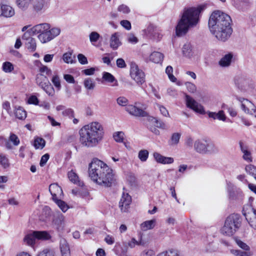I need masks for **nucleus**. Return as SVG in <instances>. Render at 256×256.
Listing matches in <instances>:
<instances>
[{"instance_id": "nucleus-53", "label": "nucleus", "mask_w": 256, "mask_h": 256, "mask_svg": "<svg viewBox=\"0 0 256 256\" xmlns=\"http://www.w3.org/2000/svg\"><path fill=\"white\" fill-rule=\"evenodd\" d=\"M54 202L63 212H64L68 210V206L64 202L58 199Z\"/></svg>"}, {"instance_id": "nucleus-30", "label": "nucleus", "mask_w": 256, "mask_h": 256, "mask_svg": "<svg viewBox=\"0 0 256 256\" xmlns=\"http://www.w3.org/2000/svg\"><path fill=\"white\" fill-rule=\"evenodd\" d=\"M164 54L158 52H154L150 56V60L156 64L161 63L164 59Z\"/></svg>"}, {"instance_id": "nucleus-50", "label": "nucleus", "mask_w": 256, "mask_h": 256, "mask_svg": "<svg viewBox=\"0 0 256 256\" xmlns=\"http://www.w3.org/2000/svg\"><path fill=\"white\" fill-rule=\"evenodd\" d=\"M156 256H180L176 250H169L158 254Z\"/></svg>"}, {"instance_id": "nucleus-10", "label": "nucleus", "mask_w": 256, "mask_h": 256, "mask_svg": "<svg viewBox=\"0 0 256 256\" xmlns=\"http://www.w3.org/2000/svg\"><path fill=\"white\" fill-rule=\"evenodd\" d=\"M242 214L250 226L256 230V209L248 205L244 208Z\"/></svg>"}, {"instance_id": "nucleus-29", "label": "nucleus", "mask_w": 256, "mask_h": 256, "mask_svg": "<svg viewBox=\"0 0 256 256\" xmlns=\"http://www.w3.org/2000/svg\"><path fill=\"white\" fill-rule=\"evenodd\" d=\"M233 55L231 53L225 54L219 61V64L222 67L229 66L232 62Z\"/></svg>"}, {"instance_id": "nucleus-12", "label": "nucleus", "mask_w": 256, "mask_h": 256, "mask_svg": "<svg viewBox=\"0 0 256 256\" xmlns=\"http://www.w3.org/2000/svg\"><path fill=\"white\" fill-rule=\"evenodd\" d=\"M36 82L49 96H52L54 95L55 91L54 88L46 76L43 80H42L38 76L36 77Z\"/></svg>"}, {"instance_id": "nucleus-23", "label": "nucleus", "mask_w": 256, "mask_h": 256, "mask_svg": "<svg viewBox=\"0 0 256 256\" xmlns=\"http://www.w3.org/2000/svg\"><path fill=\"white\" fill-rule=\"evenodd\" d=\"M36 62L40 63V66H38V67L39 72H40V74L36 75V76H38L40 78H42V80H43L45 76L48 78L47 76H49L52 75V70L50 68H48L46 66L42 64L38 60Z\"/></svg>"}, {"instance_id": "nucleus-19", "label": "nucleus", "mask_w": 256, "mask_h": 256, "mask_svg": "<svg viewBox=\"0 0 256 256\" xmlns=\"http://www.w3.org/2000/svg\"><path fill=\"white\" fill-rule=\"evenodd\" d=\"M14 14V10L11 6L0 4V16L11 18Z\"/></svg>"}, {"instance_id": "nucleus-46", "label": "nucleus", "mask_w": 256, "mask_h": 256, "mask_svg": "<svg viewBox=\"0 0 256 256\" xmlns=\"http://www.w3.org/2000/svg\"><path fill=\"white\" fill-rule=\"evenodd\" d=\"M46 142L45 140L42 138H38L35 139L34 141V146L36 148L38 149H42L45 146Z\"/></svg>"}, {"instance_id": "nucleus-56", "label": "nucleus", "mask_w": 256, "mask_h": 256, "mask_svg": "<svg viewBox=\"0 0 256 256\" xmlns=\"http://www.w3.org/2000/svg\"><path fill=\"white\" fill-rule=\"evenodd\" d=\"M84 86L88 90H92L94 88V83L92 80L90 78L86 79L84 82Z\"/></svg>"}, {"instance_id": "nucleus-47", "label": "nucleus", "mask_w": 256, "mask_h": 256, "mask_svg": "<svg viewBox=\"0 0 256 256\" xmlns=\"http://www.w3.org/2000/svg\"><path fill=\"white\" fill-rule=\"evenodd\" d=\"M181 136V134L178 132L174 133L170 138V145H176L177 144L180 140V138Z\"/></svg>"}, {"instance_id": "nucleus-38", "label": "nucleus", "mask_w": 256, "mask_h": 256, "mask_svg": "<svg viewBox=\"0 0 256 256\" xmlns=\"http://www.w3.org/2000/svg\"><path fill=\"white\" fill-rule=\"evenodd\" d=\"M192 46L190 43L185 44L182 47V52L185 56L190 58L192 56Z\"/></svg>"}, {"instance_id": "nucleus-1", "label": "nucleus", "mask_w": 256, "mask_h": 256, "mask_svg": "<svg viewBox=\"0 0 256 256\" xmlns=\"http://www.w3.org/2000/svg\"><path fill=\"white\" fill-rule=\"evenodd\" d=\"M232 20L228 14L220 11H214L210 16L208 26L211 34L218 40L226 41L232 32Z\"/></svg>"}, {"instance_id": "nucleus-8", "label": "nucleus", "mask_w": 256, "mask_h": 256, "mask_svg": "<svg viewBox=\"0 0 256 256\" xmlns=\"http://www.w3.org/2000/svg\"><path fill=\"white\" fill-rule=\"evenodd\" d=\"M130 76L139 85L142 84L145 82L144 72L140 69L138 66L134 62H132L130 64Z\"/></svg>"}, {"instance_id": "nucleus-35", "label": "nucleus", "mask_w": 256, "mask_h": 256, "mask_svg": "<svg viewBox=\"0 0 256 256\" xmlns=\"http://www.w3.org/2000/svg\"><path fill=\"white\" fill-rule=\"evenodd\" d=\"M247 116L244 118H242V121L244 124L246 126H250L252 124V121L256 119V113H246Z\"/></svg>"}, {"instance_id": "nucleus-18", "label": "nucleus", "mask_w": 256, "mask_h": 256, "mask_svg": "<svg viewBox=\"0 0 256 256\" xmlns=\"http://www.w3.org/2000/svg\"><path fill=\"white\" fill-rule=\"evenodd\" d=\"M50 28V26L48 23H42L36 24L30 28L33 34H42Z\"/></svg>"}, {"instance_id": "nucleus-3", "label": "nucleus", "mask_w": 256, "mask_h": 256, "mask_svg": "<svg viewBox=\"0 0 256 256\" xmlns=\"http://www.w3.org/2000/svg\"><path fill=\"white\" fill-rule=\"evenodd\" d=\"M79 134L81 144L86 148H92L96 147L102 141L104 131L101 124L93 122L82 127Z\"/></svg>"}, {"instance_id": "nucleus-5", "label": "nucleus", "mask_w": 256, "mask_h": 256, "mask_svg": "<svg viewBox=\"0 0 256 256\" xmlns=\"http://www.w3.org/2000/svg\"><path fill=\"white\" fill-rule=\"evenodd\" d=\"M136 117L142 118V120L144 122L146 126L152 132L156 135L160 134V130L157 128L166 130L168 128L166 124L156 118L151 116L149 113H130Z\"/></svg>"}, {"instance_id": "nucleus-41", "label": "nucleus", "mask_w": 256, "mask_h": 256, "mask_svg": "<svg viewBox=\"0 0 256 256\" xmlns=\"http://www.w3.org/2000/svg\"><path fill=\"white\" fill-rule=\"evenodd\" d=\"M2 70L6 73H10L14 70V64L10 62H5L2 63Z\"/></svg>"}, {"instance_id": "nucleus-9", "label": "nucleus", "mask_w": 256, "mask_h": 256, "mask_svg": "<svg viewBox=\"0 0 256 256\" xmlns=\"http://www.w3.org/2000/svg\"><path fill=\"white\" fill-rule=\"evenodd\" d=\"M144 33L148 38L156 42H160L163 36L162 30L153 24H150L144 30Z\"/></svg>"}, {"instance_id": "nucleus-34", "label": "nucleus", "mask_w": 256, "mask_h": 256, "mask_svg": "<svg viewBox=\"0 0 256 256\" xmlns=\"http://www.w3.org/2000/svg\"><path fill=\"white\" fill-rule=\"evenodd\" d=\"M208 116L210 118H212L214 120L218 119L224 122H230L228 118H227L224 113H207Z\"/></svg>"}, {"instance_id": "nucleus-44", "label": "nucleus", "mask_w": 256, "mask_h": 256, "mask_svg": "<svg viewBox=\"0 0 256 256\" xmlns=\"http://www.w3.org/2000/svg\"><path fill=\"white\" fill-rule=\"evenodd\" d=\"M100 38V34L95 31L91 32L89 35L90 41L94 46L95 45V43L98 41Z\"/></svg>"}, {"instance_id": "nucleus-17", "label": "nucleus", "mask_w": 256, "mask_h": 256, "mask_svg": "<svg viewBox=\"0 0 256 256\" xmlns=\"http://www.w3.org/2000/svg\"><path fill=\"white\" fill-rule=\"evenodd\" d=\"M132 202V198L128 193L123 192L119 202V207L121 211L126 212Z\"/></svg>"}, {"instance_id": "nucleus-48", "label": "nucleus", "mask_w": 256, "mask_h": 256, "mask_svg": "<svg viewBox=\"0 0 256 256\" xmlns=\"http://www.w3.org/2000/svg\"><path fill=\"white\" fill-rule=\"evenodd\" d=\"M166 73L171 82H175L176 80V78L173 75V68L172 66H168L166 68Z\"/></svg>"}, {"instance_id": "nucleus-21", "label": "nucleus", "mask_w": 256, "mask_h": 256, "mask_svg": "<svg viewBox=\"0 0 256 256\" xmlns=\"http://www.w3.org/2000/svg\"><path fill=\"white\" fill-rule=\"evenodd\" d=\"M49 191L52 196L54 201L57 200L58 198L62 194V188L56 184H50Z\"/></svg>"}, {"instance_id": "nucleus-42", "label": "nucleus", "mask_w": 256, "mask_h": 256, "mask_svg": "<svg viewBox=\"0 0 256 256\" xmlns=\"http://www.w3.org/2000/svg\"><path fill=\"white\" fill-rule=\"evenodd\" d=\"M230 253L234 256H251L252 254L250 252L242 251L239 250L232 249L230 250Z\"/></svg>"}, {"instance_id": "nucleus-40", "label": "nucleus", "mask_w": 256, "mask_h": 256, "mask_svg": "<svg viewBox=\"0 0 256 256\" xmlns=\"http://www.w3.org/2000/svg\"><path fill=\"white\" fill-rule=\"evenodd\" d=\"M26 46L30 52H34L36 50V40L34 38L28 39L24 42Z\"/></svg>"}, {"instance_id": "nucleus-36", "label": "nucleus", "mask_w": 256, "mask_h": 256, "mask_svg": "<svg viewBox=\"0 0 256 256\" xmlns=\"http://www.w3.org/2000/svg\"><path fill=\"white\" fill-rule=\"evenodd\" d=\"M68 178L74 184H76L79 186H82L84 185V184L82 182H80L78 180V177L77 176V174L74 172L72 170H71L70 172H69L68 174Z\"/></svg>"}, {"instance_id": "nucleus-11", "label": "nucleus", "mask_w": 256, "mask_h": 256, "mask_svg": "<svg viewBox=\"0 0 256 256\" xmlns=\"http://www.w3.org/2000/svg\"><path fill=\"white\" fill-rule=\"evenodd\" d=\"M60 32V30L58 28H50L47 32L42 34H38V38L40 41L45 44L48 42L58 36Z\"/></svg>"}, {"instance_id": "nucleus-60", "label": "nucleus", "mask_w": 256, "mask_h": 256, "mask_svg": "<svg viewBox=\"0 0 256 256\" xmlns=\"http://www.w3.org/2000/svg\"><path fill=\"white\" fill-rule=\"evenodd\" d=\"M118 10L124 14H128L130 12L129 7L124 4L119 6L118 8Z\"/></svg>"}, {"instance_id": "nucleus-49", "label": "nucleus", "mask_w": 256, "mask_h": 256, "mask_svg": "<svg viewBox=\"0 0 256 256\" xmlns=\"http://www.w3.org/2000/svg\"><path fill=\"white\" fill-rule=\"evenodd\" d=\"M0 164L4 168L10 166L8 159L4 154H0Z\"/></svg>"}, {"instance_id": "nucleus-25", "label": "nucleus", "mask_w": 256, "mask_h": 256, "mask_svg": "<svg viewBox=\"0 0 256 256\" xmlns=\"http://www.w3.org/2000/svg\"><path fill=\"white\" fill-rule=\"evenodd\" d=\"M126 108L127 112H144L146 106L140 102H136L134 105H128Z\"/></svg>"}, {"instance_id": "nucleus-20", "label": "nucleus", "mask_w": 256, "mask_h": 256, "mask_svg": "<svg viewBox=\"0 0 256 256\" xmlns=\"http://www.w3.org/2000/svg\"><path fill=\"white\" fill-rule=\"evenodd\" d=\"M153 156L154 160L159 164H171L174 162V158L172 157L164 156L158 152L153 153Z\"/></svg>"}, {"instance_id": "nucleus-55", "label": "nucleus", "mask_w": 256, "mask_h": 256, "mask_svg": "<svg viewBox=\"0 0 256 256\" xmlns=\"http://www.w3.org/2000/svg\"><path fill=\"white\" fill-rule=\"evenodd\" d=\"M9 140L14 146H18L20 143V140L18 136L13 133H10Z\"/></svg>"}, {"instance_id": "nucleus-2", "label": "nucleus", "mask_w": 256, "mask_h": 256, "mask_svg": "<svg viewBox=\"0 0 256 256\" xmlns=\"http://www.w3.org/2000/svg\"><path fill=\"white\" fill-rule=\"evenodd\" d=\"M88 174L94 182L107 187L110 186L115 180L112 170L98 159L93 160L90 164Z\"/></svg>"}, {"instance_id": "nucleus-43", "label": "nucleus", "mask_w": 256, "mask_h": 256, "mask_svg": "<svg viewBox=\"0 0 256 256\" xmlns=\"http://www.w3.org/2000/svg\"><path fill=\"white\" fill-rule=\"evenodd\" d=\"M113 138L117 142H123L124 139V134L122 132H116L113 134Z\"/></svg>"}, {"instance_id": "nucleus-7", "label": "nucleus", "mask_w": 256, "mask_h": 256, "mask_svg": "<svg viewBox=\"0 0 256 256\" xmlns=\"http://www.w3.org/2000/svg\"><path fill=\"white\" fill-rule=\"evenodd\" d=\"M234 84L237 88L242 92H247L254 88L250 80L244 74L236 75L234 78Z\"/></svg>"}, {"instance_id": "nucleus-13", "label": "nucleus", "mask_w": 256, "mask_h": 256, "mask_svg": "<svg viewBox=\"0 0 256 256\" xmlns=\"http://www.w3.org/2000/svg\"><path fill=\"white\" fill-rule=\"evenodd\" d=\"M226 186L228 196L230 200H236L242 198L243 194L240 188H237L230 182H226Z\"/></svg>"}, {"instance_id": "nucleus-28", "label": "nucleus", "mask_w": 256, "mask_h": 256, "mask_svg": "<svg viewBox=\"0 0 256 256\" xmlns=\"http://www.w3.org/2000/svg\"><path fill=\"white\" fill-rule=\"evenodd\" d=\"M156 223V219L146 220L140 224V228L142 231L153 229L155 227Z\"/></svg>"}, {"instance_id": "nucleus-62", "label": "nucleus", "mask_w": 256, "mask_h": 256, "mask_svg": "<svg viewBox=\"0 0 256 256\" xmlns=\"http://www.w3.org/2000/svg\"><path fill=\"white\" fill-rule=\"evenodd\" d=\"M142 236H140V242L137 241L134 238H132L130 241L128 242V244L130 248H134L136 245H140L142 244Z\"/></svg>"}, {"instance_id": "nucleus-54", "label": "nucleus", "mask_w": 256, "mask_h": 256, "mask_svg": "<svg viewBox=\"0 0 256 256\" xmlns=\"http://www.w3.org/2000/svg\"><path fill=\"white\" fill-rule=\"evenodd\" d=\"M249 5L248 0H239V4L238 5L237 8L240 10H246Z\"/></svg>"}, {"instance_id": "nucleus-51", "label": "nucleus", "mask_w": 256, "mask_h": 256, "mask_svg": "<svg viewBox=\"0 0 256 256\" xmlns=\"http://www.w3.org/2000/svg\"><path fill=\"white\" fill-rule=\"evenodd\" d=\"M234 240L236 244L240 248L244 250L250 252V247L247 244L237 238H236Z\"/></svg>"}, {"instance_id": "nucleus-57", "label": "nucleus", "mask_w": 256, "mask_h": 256, "mask_svg": "<svg viewBox=\"0 0 256 256\" xmlns=\"http://www.w3.org/2000/svg\"><path fill=\"white\" fill-rule=\"evenodd\" d=\"M72 56V52H67L64 53L62 56V60L66 64L72 63L73 61Z\"/></svg>"}, {"instance_id": "nucleus-64", "label": "nucleus", "mask_w": 256, "mask_h": 256, "mask_svg": "<svg viewBox=\"0 0 256 256\" xmlns=\"http://www.w3.org/2000/svg\"><path fill=\"white\" fill-rule=\"evenodd\" d=\"M120 25L126 30H130L132 28L131 23L128 20H122L120 22Z\"/></svg>"}, {"instance_id": "nucleus-59", "label": "nucleus", "mask_w": 256, "mask_h": 256, "mask_svg": "<svg viewBox=\"0 0 256 256\" xmlns=\"http://www.w3.org/2000/svg\"><path fill=\"white\" fill-rule=\"evenodd\" d=\"M39 100L36 96L34 95L30 96L28 99L26 103L30 104L38 105Z\"/></svg>"}, {"instance_id": "nucleus-39", "label": "nucleus", "mask_w": 256, "mask_h": 256, "mask_svg": "<svg viewBox=\"0 0 256 256\" xmlns=\"http://www.w3.org/2000/svg\"><path fill=\"white\" fill-rule=\"evenodd\" d=\"M51 81L54 86L58 90H60L62 88L60 80L57 72H54V74L52 78Z\"/></svg>"}, {"instance_id": "nucleus-4", "label": "nucleus", "mask_w": 256, "mask_h": 256, "mask_svg": "<svg viewBox=\"0 0 256 256\" xmlns=\"http://www.w3.org/2000/svg\"><path fill=\"white\" fill-rule=\"evenodd\" d=\"M206 8V5L203 4L185 8L176 27V35L178 36L184 35L190 28L196 26L200 20V13Z\"/></svg>"}, {"instance_id": "nucleus-63", "label": "nucleus", "mask_w": 256, "mask_h": 256, "mask_svg": "<svg viewBox=\"0 0 256 256\" xmlns=\"http://www.w3.org/2000/svg\"><path fill=\"white\" fill-rule=\"evenodd\" d=\"M188 90L192 93H194L196 91V86L190 82H186L185 83Z\"/></svg>"}, {"instance_id": "nucleus-14", "label": "nucleus", "mask_w": 256, "mask_h": 256, "mask_svg": "<svg viewBox=\"0 0 256 256\" xmlns=\"http://www.w3.org/2000/svg\"><path fill=\"white\" fill-rule=\"evenodd\" d=\"M48 7V0H32L30 9L38 14L44 12Z\"/></svg>"}, {"instance_id": "nucleus-24", "label": "nucleus", "mask_w": 256, "mask_h": 256, "mask_svg": "<svg viewBox=\"0 0 256 256\" xmlns=\"http://www.w3.org/2000/svg\"><path fill=\"white\" fill-rule=\"evenodd\" d=\"M209 146L206 141L200 140H196L194 144V149L199 153H206Z\"/></svg>"}, {"instance_id": "nucleus-27", "label": "nucleus", "mask_w": 256, "mask_h": 256, "mask_svg": "<svg viewBox=\"0 0 256 256\" xmlns=\"http://www.w3.org/2000/svg\"><path fill=\"white\" fill-rule=\"evenodd\" d=\"M60 246L62 256H71L69 245L64 238L60 240Z\"/></svg>"}, {"instance_id": "nucleus-32", "label": "nucleus", "mask_w": 256, "mask_h": 256, "mask_svg": "<svg viewBox=\"0 0 256 256\" xmlns=\"http://www.w3.org/2000/svg\"><path fill=\"white\" fill-rule=\"evenodd\" d=\"M36 238L34 231H31L26 235L24 238V242L28 246H32L34 245L36 242Z\"/></svg>"}, {"instance_id": "nucleus-31", "label": "nucleus", "mask_w": 256, "mask_h": 256, "mask_svg": "<svg viewBox=\"0 0 256 256\" xmlns=\"http://www.w3.org/2000/svg\"><path fill=\"white\" fill-rule=\"evenodd\" d=\"M31 2L32 0H16V4L20 9L25 11L30 9Z\"/></svg>"}, {"instance_id": "nucleus-37", "label": "nucleus", "mask_w": 256, "mask_h": 256, "mask_svg": "<svg viewBox=\"0 0 256 256\" xmlns=\"http://www.w3.org/2000/svg\"><path fill=\"white\" fill-rule=\"evenodd\" d=\"M102 78L108 82L112 83L115 82V84L114 86H117L118 85L117 80L115 78L114 76L110 72H104L102 73Z\"/></svg>"}, {"instance_id": "nucleus-26", "label": "nucleus", "mask_w": 256, "mask_h": 256, "mask_svg": "<svg viewBox=\"0 0 256 256\" xmlns=\"http://www.w3.org/2000/svg\"><path fill=\"white\" fill-rule=\"evenodd\" d=\"M119 36V34L116 32L112 34L110 36V48L114 50H117L122 44Z\"/></svg>"}, {"instance_id": "nucleus-61", "label": "nucleus", "mask_w": 256, "mask_h": 256, "mask_svg": "<svg viewBox=\"0 0 256 256\" xmlns=\"http://www.w3.org/2000/svg\"><path fill=\"white\" fill-rule=\"evenodd\" d=\"M116 102L118 105L124 106L128 105V101L126 97L122 96L117 98Z\"/></svg>"}, {"instance_id": "nucleus-45", "label": "nucleus", "mask_w": 256, "mask_h": 256, "mask_svg": "<svg viewBox=\"0 0 256 256\" xmlns=\"http://www.w3.org/2000/svg\"><path fill=\"white\" fill-rule=\"evenodd\" d=\"M149 152L146 150H142L139 151L138 158L142 162H146L148 158Z\"/></svg>"}, {"instance_id": "nucleus-33", "label": "nucleus", "mask_w": 256, "mask_h": 256, "mask_svg": "<svg viewBox=\"0 0 256 256\" xmlns=\"http://www.w3.org/2000/svg\"><path fill=\"white\" fill-rule=\"evenodd\" d=\"M36 240H46L51 238L50 234L46 231H34Z\"/></svg>"}, {"instance_id": "nucleus-6", "label": "nucleus", "mask_w": 256, "mask_h": 256, "mask_svg": "<svg viewBox=\"0 0 256 256\" xmlns=\"http://www.w3.org/2000/svg\"><path fill=\"white\" fill-rule=\"evenodd\" d=\"M240 225V216L235 214H232L226 220L221 232L223 234L232 236L238 230Z\"/></svg>"}, {"instance_id": "nucleus-16", "label": "nucleus", "mask_w": 256, "mask_h": 256, "mask_svg": "<svg viewBox=\"0 0 256 256\" xmlns=\"http://www.w3.org/2000/svg\"><path fill=\"white\" fill-rule=\"evenodd\" d=\"M186 100L187 106L192 110L194 112H205L203 106L191 96L186 95Z\"/></svg>"}, {"instance_id": "nucleus-58", "label": "nucleus", "mask_w": 256, "mask_h": 256, "mask_svg": "<svg viewBox=\"0 0 256 256\" xmlns=\"http://www.w3.org/2000/svg\"><path fill=\"white\" fill-rule=\"evenodd\" d=\"M246 172L252 176L256 175V167L252 164L247 165L245 168Z\"/></svg>"}, {"instance_id": "nucleus-52", "label": "nucleus", "mask_w": 256, "mask_h": 256, "mask_svg": "<svg viewBox=\"0 0 256 256\" xmlns=\"http://www.w3.org/2000/svg\"><path fill=\"white\" fill-rule=\"evenodd\" d=\"M37 256H57L54 251L50 249H44L40 252Z\"/></svg>"}, {"instance_id": "nucleus-15", "label": "nucleus", "mask_w": 256, "mask_h": 256, "mask_svg": "<svg viewBox=\"0 0 256 256\" xmlns=\"http://www.w3.org/2000/svg\"><path fill=\"white\" fill-rule=\"evenodd\" d=\"M236 99L240 102V108L244 112H256V107L253 103L248 99L240 97H236Z\"/></svg>"}, {"instance_id": "nucleus-22", "label": "nucleus", "mask_w": 256, "mask_h": 256, "mask_svg": "<svg viewBox=\"0 0 256 256\" xmlns=\"http://www.w3.org/2000/svg\"><path fill=\"white\" fill-rule=\"evenodd\" d=\"M239 145L241 152L243 153L242 158L246 161L250 162L252 161L251 152L248 150V146L244 144L243 142L240 141Z\"/></svg>"}]
</instances>
